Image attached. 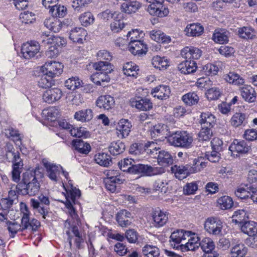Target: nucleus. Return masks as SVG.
Here are the masks:
<instances>
[{
	"mask_svg": "<svg viewBox=\"0 0 257 257\" xmlns=\"http://www.w3.org/2000/svg\"><path fill=\"white\" fill-rule=\"evenodd\" d=\"M80 191L75 188H72L67 192L65 205L69 209L70 218L66 220L64 223V228L68 236L70 246H72V239L75 237V242L78 248L80 247V244L83 239L77 226L80 222V219L73 205L77 203L76 200L80 197Z\"/></svg>",
	"mask_w": 257,
	"mask_h": 257,
	"instance_id": "f257e3e1",
	"label": "nucleus"
},
{
	"mask_svg": "<svg viewBox=\"0 0 257 257\" xmlns=\"http://www.w3.org/2000/svg\"><path fill=\"white\" fill-rule=\"evenodd\" d=\"M39 175H42L39 167H36L34 171H26L23 174L22 180L18 183L21 195L33 196L39 192L40 184L37 178Z\"/></svg>",
	"mask_w": 257,
	"mask_h": 257,
	"instance_id": "f03ea898",
	"label": "nucleus"
},
{
	"mask_svg": "<svg viewBox=\"0 0 257 257\" xmlns=\"http://www.w3.org/2000/svg\"><path fill=\"white\" fill-rule=\"evenodd\" d=\"M167 141L175 147L188 149L193 146V138L186 131H176L169 135Z\"/></svg>",
	"mask_w": 257,
	"mask_h": 257,
	"instance_id": "7ed1b4c3",
	"label": "nucleus"
},
{
	"mask_svg": "<svg viewBox=\"0 0 257 257\" xmlns=\"http://www.w3.org/2000/svg\"><path fill=\"white\" fill-rule=\"evenodd\" d=\"M144 1L150 4L147 11L151 15L162 18L168 14V9L163 5V0Z\"/></svg>",
	"mask_w": 257,
	"mask_h": 257,
	"instance_id": "20e7f679",
	"label": "nucleus"
},
{
	"mask_svg": "<svg viewBox=\"0 0 257 257\" xmlns=\"http://www.w3.org/2000/svg\"><path fill=\"white\" fill-rule=\"evenodd\" d=\"M63 65L62 63L56 61L47 62L42 67L41 71L48 76L55 77L61 74L63 72Z\"/></svg>",
	"mask_w": 257,
	"mask_h": 257,
	"instance_id": "39448f33",
	"label": "nucleus"
},
{
	"mask_svg": "<svg viewBox=\"0 0 257 257\" xmlns=\"http://www.w3.org/2000/svg\"><path fill=\"white\" fill-rule=\"evenodd\" d=\"M250 149V146L245 141L237 140H234L229 147L231 155L234 158L246 154Z\"/></svg>",
	"mask_w": 257,
	"mask_h": 257,
	"instance_id": "423d86ee",
	"label": "nucleus"
},
{
	"mask_svg": "<svg viewBox=\"0 0 257 257\" xmlns=\"http://www.w3.org/2000/svg\"><path fill=\"white\" fill-rule=\"evenodd\" d=\"M222 227V222L217 218L209 217L206 219L204 223L205 230L214 235L221 234Z\"/></svg>",
	"mask_w": 257,
	"mask_h": 257,
	"instance_id": "0eeeda50",
	"label": "nucleus"
},
{
	"mask_svg": "<svg viewBox=\"0 0 257 257\" xmlns=\"http://www.w3.org/2000/svg\"><path fill=\"white\" fill-rule=\"evenodd\" d=\"M130 173L133 174H142L143 176H151L158 173V169L148 165L138 164L133 165L130 170Z\"/></svg>",
	"mask_w": 257,
	"mask_h": 257,
	"instance_id": "6e6552de",
	"label": "nucleus"
},
{
	"mask_svg": "<svg viewBox=\"0 0 257 257\" xmlns=\"http://www.w3.org/2000/svg\"><path fill=\"white\" fill-rule=\"evenodd\" d=\"M190 232L185 230H177L172 233L170 237V244L173 248L181 249V244H180L183 240H187V237H189Z\"/></svg>",
	"mask_w": 257,
	"mask_h": 257,
	"instance_id": "1a4fd4ad",
	"label": "nucleus"
},
{
	"mask_svg": "<svg viewBox=\"0 0 257 257\" xmlns=\"http://www.w3.org/2000/svg\"><path fill=\"white\" fill-rule=\"evenodd\" d=\"M39 44L35 41H31L22 46L21 52L24 58L29 59L34 57L40 51Z\"/></svg>",
	"mask_w": 257,
	"mask_h": 257,
	"instance_id": "9d476101",
	"label": "nucleus"
},
{
	"mask_svg": "<svg viewBox=\"0 0 257 257\" xmlns=\"http://www.w3.org/2000/svg\"><path fill=\"white\" fill-rule=\"evenodd\" d=\"M43 165L46 168L47 175L53 182H57L59 180V174L62 170L60 165H56L46 160L43 161Z\"/></svg>",
	"mask_w": 257,
	"mask_h": 257,
	"instance_id": "9b49d317",
	"label": "nucleus"
},
{
	"mask_svg": "<svg viewBox=\"0 0 257 257\" xmlns=\"http://www.w3.org/2000/svg\"><path fill=\"white\" fill-rule=\"evenodd\" d=\"M188 232L190 233L189 237H187L188 241L185 244H182L181 249L183 251H194L200 245V238L197 234L191 231Z\"/></svg>",
	"mask_w": 257,
	"mask_h": 257,
	"instance_id": "f8f14e48",
	"label": "nucleus"
},
{
	"mask_svg": "<svg viewBox=\"0 0 257 257\" xmlns=\"http://www.w3.org/2000/svg\"><path fill=\"white\" fill-rule=\"evenodd\" d=\"M128 48L129 51L135 55L141 56L145 55L148 51L147 44L141 40L133 42H130Z\"/></svg>",
	"mask_w": 257,
	"mask_h": 257,
	"instance_id": "ddd939ff",
	"label": "nucleus"
},
{
	"mask_svg": "<svg viewBox=\"0 0 257 257\" xmlns=\"http://www.w3.org/2000/svg\"><path fill=\"white\" fill-rule=\"evenodd\" d=\"M96 106L104 110H108L114 105V100L113 97L109 95H101L96 100Z\"/></svg>",
	"mask_w": 257,
	"mask_h": 257,
	"instance_id": "4468645a",
	"label": "nucleus"
},
{
	"mask_svg": "<svg viewBox=\"0 0 257 257\" xmlns=\"http://www.w3.org/2000/svg\"><path fill=\"white\" fill-rule=\"evenodd\" d=\"M181 56L187 60L198 59L202 54L201 51L196 47L190 46L184 48L181 52Z\"/></svg>",
	"mask_w": 257,
	"mask_h": 257,
	"instance_id": "2eb2a0df",
	"label": "nucleus"
},
{
	"mask_svg": "<svg viewBox=\"0 0 257 257\" xmlns=\"http://www.w3.org/2000/svg\"><path fill=\"white\" fill-rule=\"evenodd\" d=\"M62 95V91L58 88L47 90L43 95V99L46 102L51 103L59 100Z\"/></svg>",
	"mask_w": 257,
	"mask_h": 257,
	"instance_id": "dca6fc26",
	"label": "nucleus"
},
{
	"mask_svg": "<svg viewBox=\"0 0 257 257\" xmlns=\"http://www.w3.org/2000/svg\"><path fill=\"white\" fill-rule=\"evenodd\" d=\"M240 92L242 97L248 102L255 101L256 93L254 88L249 85H245L240 87Z\"/></svg>",
	"mask_w": 257,
	"mask_h": 257,
	"instance_id": "f3484780",
	"label": "nucleus"
},
{
	"mask_svg": "<svg viewBox=\"0 0 257 257\" xmlns=\"http://www.w3.org/2000/svg\"><path fill=\"white\" fill-rule=\"evenodd\" d=\"M87 34V31L84 29L75 28L70 31L69 38L74 43L82 44Z\"/></svg>",
	"mask_w": 257,
	"mask_h": 257,
	"instance_id": "a211bd4d",
	"label": "nucleus"
},
{
	"mask_svg": "<svg viewBox=\"0 0 257 257\" xmlns=\"http://www.w3.org/2000/svg\"><path fill=\"white\" fill-rule=\"evenodd\" d=\"M170 94L169 86L164 85H159L152 89L151 94L154 97L163 100L167 99Z\"/></svg>",
	"mask_w": 257,
	"mask_h": 257,
	"instance_id": "6ab92c4d",
	"label": "nucleus"
},
{
	"mask_svg": "<svg viewBox=\"0 0 257 257\" xmlns=\"http://www.w3.org/2000/svg\"><path fill=\"white\" fill-rule=\"evenodd\" d=\"M152 217L154 226L158 228L164 226L168 220L167 213L160 210L155 211Z\"/></svg>",
	"mask_w": 257,
	"mask_h": 257,
	"instance_id": "aec40b11",
	"label": "nucleus"
},
{
	"mask_svg": "<svg viewBox=\"0 0 257 257\" xmlns=\"http://www.w3.org/2000/svg\"><path fill=\"white\" fill-rule=\"evenodd\" d=\"M197 64L193 60H187L182 62L178 66V70L184 74L193 73L197 69Z\"/></svg>",
	"mask_w": 257,
	"mask_h": 257,
	"instance_id": "412c9836",
	"label": "nucleus"
},
{
	"mask_svg": "<svg viewBox=\"0 0 257 257\" xmlns=\"http://www.w3.org/2000/svg\"><path fill=\"white\" fill-rule=\"evenodd\" d=\"M72 145L75 151L84 155H87L91 149L89 143L79 139L73 140L72 142Z\"/></svg>",
	"mask_w": 257,
	"mask_h": 257,
	"instance_id": "4be33fe9",
	"label": "nucleus"
},
{
	"mask_svg": "<svg viewBox=\"0 0 257 257\" xmlns=\"http://www.w3.org/2000/svg\"><path fill=\"white\" fill-rule=\"evenodd\" d=\"M132 215L125 210L119 211L116 214V220L120 226L126 227L132 223Z\"/></svg>",
	"mask_w": 257,
	"mask_h": 257,
	"instance_id": "5701e85b",
	"label": "nucleus"
},
{
	"mask_svg": "<svg viewBox=\"0 0 257 257\" xmlns=\"http://www.w3.org/2000/svg\"><path fill=\"white\" fill-rule=\"evenodd\" d=\"M131 127L132 124L130 121L126 119H121L116 126L118 136L120 135L122 138L127 137L131 131Z\"/></svg>",
	"mask_w": 257,
	"mask_h": 257,
	"instance_id": "b1692460",
	"label": "nucleus"
},
{
	"mask_svg": "<svg viewBox=\"0 0 257 257\" xmlns=\"http://www.w3.org/2000/svg\"><path fill=\"white\" fill-rule=\"evenodd\" d=\"M44 24L47 28L54 33L59 32L62 27L61 22L55 17H51L46 19L44 22Z\"/></svg>",
	"mask_w": 257,
	"mask_h": 257,
	"instance_id": "393cba45",
	"label": "nucleus"
},
{
	"mask_svg": "<svg viewBox=\"0 0 257 257\" xmlns=\"http://www.w3.org/2000/svg\"><path fill=\"white\" fill-rule=\"evenodd\" d=\"M241 230L249 236H253L257 234V223L252 221H245L240 225Z\"/></svg>",
	"mask_w": 257,
	"mask_h": 257,
	"instance_id": "a878e982",
	"label": "nucleus"
},
{
	"mask_svg": "<svg viewBox=\"0 0 257 257\" xmlns=\"http://www.w3.org/2000/svg\"><path fill=\"white\" fill-rule=\"evenodd\" d=\"M93 117V111L89 108L77 111L74 114L75 119L82 122H88L91 120Z\"/></svg>",
	"mask_w": 257,
	"mask_h": 257,
	"instance_id": "bb28decb",
	"label": "nucleus"
},
{
	"mask_svg": "<svg viewBox=\"0 0 257 257\" xmlns=\"http://www.w3.org/2000/svg\"><path fill=\"white\" fill-rule=\"evenodd\" d=\"M171 170L174 173L176 178L180 180L185 178L191 173L189 166L174 165L171 167Z\"/></svg>",
	"mask_w": 257,
	"mask_h": 257,
	"instance_id": "cd10ccee",
	"label": "nucleus"
},
{
	"mask_svg": "<svg viewBox=\"0 0 257 257\" xmlns=\"http://www.w3.org/2000/svg\"><path fill=\"white\" fill-rule=\"evenodd\" d=\"M141 7L142 5L140 2L133 1L123 3L121 5V10L125 13L131 14L135 13Z\"/></svg>",
	"mask_w": 257,
	"mask_h": 257,
	"instance_id": "c85d7f7f",
	"label": "nucleus"
},
{
	"mask_svg": "<svg viewBox=\"0 0 257 257\" xmlns=\"http://www.w3.org/2000/svg\"><path fill=\"white\" fill-rule=\"evenodd\" d=\"M131 104L133 106H135L137 109L142 111H147L153 107L152 103L150 99L144 98L139 100H132Z\"/></svg>",
	"mask_w": 257,
	"mask_h": 257,
	"instance_id": "c756f323",
	"label": "nucleus"
},
{
	"mask_svg": "<svg viewBox=\"0 0 257 257\" xmlns=\"http://www.w3.org/2000/svg\"><path fill=\"white\" fill-rule=\"evenodd\" d=\"M41 39L44 44H51L52 45H54L58 48L66 44V42L64 39L56 36L52 38L47 35H42L41 36Z\"/></svg>",
	"mask_w": 257,
	"mask_h": 257,
	"instance_id": "7c9ffc66",
	"label": "nucleus"
},
{
	"mask_svg": "<svg viewBox=\"0 0 257 257\" xmlns=\"http://www.w3.org/2000/svg\"><path fill=\"white\" fill-rule=\"evenodd\" d=\"M202 127L211 128L216 121L215 116L210 112L202 113L200 115Z\"/></svg>",
	"mask_w": 257,
	"mask_h": 257,
	"instance_id": "2f4dec72",
	"label": "nucleus"
},
{
	"mask_svg": "<svg viewBox=\"0 0 257 257\" xmlns=\"http://www.w3.org/2000/svg\"><path fill=\"white\" fill-rule=\"evenodd\" d=\"M150 37L159 43H169L171 41L170 37L166 36L159 30H153L149 32Z\"/></svg>",
	"mask_w": 257,
	"mask_h": 257,
	"instance_id": "473e14b6",
	"label": "nucleus"
},
{
	"mask_svg": "<svg viewBox=\"0 0 257 257\" xmlns=\"http://www.w3.org/2000/svg\"><path fill=\"white\" fill-rule=\"evenodd\" d=\"M204 28L197 24H191L187 26L185 29L186 34L189 37L199 36L203 32Z\"/></svg>",
	"mask_w": 257,
	"mask_h": 257,
	"instance_id": "72a5a7b5",
	"label": "nucleus"
},
{
	"mask_svg": "<svg viewBox=\"0 0 257 257\" xmlns=\"http://www.w3.org/2000/svg\"><path fill=\"white\" fill-rule=\"evenodd\" d=\"M158 163L162 166H168L173 163V158L170 153L162 150L158 152L156 156Z\"/></svg>",
	"mask_w": 257,
	"mask_h": 257,
	"instance_id": "f704fd0d",
	"label": "nucleus"
},
{
	"mask_svg": "<svg viewBox=\"0 0 257 257\" xmlns=\"http://www.w3.org/2000/svg\"><path fill=\"white\" fill-rule=\"evenodd\" d=\"M124 180V179L120 177H118L117 180L104 179V183L107 190L111 192H114L119 189V185L123 183Z\"/></svg>",
	"mask_w": 257,
	"mask_h": 257,
	"instance_id": "c9c22d12",
	"label": "nucleus"
},
{
	"mask_svg": "<svg viewBox=\"0 0 257 257\" xmlns=\"http://www.w3.org/2000/svg\"><path fill=\"white\" fill-rule=\"evenodd\" d=\"M247 248L242 243H236L232 246L230 253L233 257H245Z\"/></svg>",
	"mask_w": 257,
	"mask_h": 257,
	"instance_id": "e433bc0d",
	"label": "nucleus"
},
{
	"mask_svg": "<svg viewBox=\"0 0 257 257\" xmlns=\"http://www.w3.org/2000/svg\"><path fill=\"white\" fill-rule=\"evenodd\" d=\"M224 79L229 83L235 85H243L244 83V79L238 74L230 72L228 74L224 75Z\"/></svg>",
	"mask_w": 257,
	"mask_h": 257,
	"instance_id": "4c0bfd02",
	"label": "nucleus"
},
{
	"mask_svg": "<svg viewBox=\"0 0 257 257\" xmlns=\"http://www.w3.org/2000/svg\"><path fill=\"white\" fill-rule=\"evenodd\" d=\"M238 36L245 39H253L255 38V31L250 27H243L238 28Z\"/></svg>",
	"mask_w": 257,
	"mask_h": 257,
	"instance_id": "58836bf2",
	"label": "nucleus"
},
{
	"mask_svg": "<svg viewBox=\"0 0 257 257\" xmlns=\"http://www.w3.org/2000/svg\"><path fill=\"white\" fill-rule=\"evenodd\" d=\"M142 253L145 257H159L160 250L156 246L146 244L142 248Z\"/></svg>",
	"mask_w": 257,
	"mask_h": 257,
	"instance_id": "ea45409f",
	"label": "nucleus"
},
{
	"mask_svg": "<svg viewBox=\"0 0 257 257\" xmlns=\"http://www.w3.org/2000/svg\"><path fill=\"white\" fill-rule=\"evenodd\" d=\"M228 32L224 29H219L215 31L213 35V40L216 43L224 44L228 41Z\"/></svg>",
	"mask_w": 257,
	"mask_h": 257,
	"instance_id": "a19ab883",
	"label": "nucleus"
},
{
	"mask_svg": "<svg viewBox=\"0 0 257 257\" xmlns=\"http://www.w3.org/2000/svg\"><path fill=\"white\" fill-rule=\"evenodd\" d=\"M152 64L155 68L162 70L166 69L169 66V61L164 57H161L159 56H156L153 57Z\"/></svg>",
	"mask_w": 257,
	"mask_h": 257,
	"instance_id": "79ce46f5",
	"label": "nucleus"
},
{
	"mask_svg": "<svg viewBox=\"0 0 257 257\" xmlns=\"http://www.w3.org/2000/svg\"><path fill=\"white\" fill-rule=\"evenodd\" d=\"M93 67L98 72L110 73L113 71L112 66L108 61H99L93 64Z\"/></svg>",
	"mask_w": 257,
	"mask_h": 257,
	"instance_id": "37998d69",
	"label": "nucleus"
},
{
	"mask_svg": "<svg viewBox=\"0 0 257 257\" xmlns=\"http://www.w3.org/2000/svg\"><path fill=\"white\" fill-rule=\"evenodd\" d=\"M125 146L123 143L119 141L113 142L109 147V151L111 154L115 156L119 155L124 152Z\"/></svg>",
	"mask_w": 257,
	"mask_h": 257,
	"instance_id": "c03bdc74",
	"label": "nucleus"
},
{
	"mask_svg": "<svg viewBox=\"0 0 257 257\" xmlns=\"http://www.w3.org/2000/svg\"><path fill=\"white\" fill-rule=\"evenodd\" d=\"M166 125L162 123H158L155 125L151 131V135L158 136H166L168 138L169 134H172V132L168 131Z\"/></svg>",
	"mask_w": 257,
	"mask_h": 257,
	"instance_id": "a18cd8bd",
	"label": "nucleus"
},
{
	"mask_svg": "<svg viewBox=\"0 0 257 257\" xmlns=\"http://www.w3.org/2000/svg\"><path fill=\"white\" fill-rule=\"evenodd\" d=\"M94 160L97 164L104 167H108L112 163L110 156L105 153H99L96 155Z\"/></svg>",
	"mask_w": 257,
	"mask_h": 257,
	"instance_id": "49530a36",
	"label": "nucleus"
},
{
	"mask_svg": "<svg viewBox=\"0 0 257 257\" xmlns=\"http://www.w3.org/2000/svg\"><path fill=\"white\" fill-rule=\"evenodd\" d=\"M79 20L83 26L86 27L94 23V17L91 12H86L80 15Z\"/></svg>",
	"mask_w": 257,
	"mask_h": 257,
	"instance_id": "de8ad7c7",
	"label": "nucleus"
},
{
	"mask_svg": "<svg viewBox=\"0 0 257 257\" xmlns=\"http://www.w3.org/2000/svg\"><path fill=\"white\" fill-rule=\"evenodd\" d=\"M247 116L245 114L242 113H236L231 117L230 122L234 127H238L242 124L246 123Z\"/></svg>",
	"mask_w": 257,
	"mask_h": 257,
	"instance_id": "09e8293b",
	"label": "nucleus"
},
{
	"mask_svg": "<svg viewBox=\"0 0 257 257\" xmlns=\"http://www.w3.org/2000/svg\"><path fill=\"white\" fill-rule=\"evenodd\" d=\"M82 81L77 77H72L65 82V86L69 89L74 90L82 86Z\"/></svg>",
	"mask_w": 257,
	"mask_h": 257,
	"instance_id": "8fccbe9b",
	"label": "nucleus"
},
{
	"mask_svg": "<svg viewBox=\"0 0 257 257\" xmlns=\"http://www.w3.org/2000/svg\"><path fill=\"white\" fill-rule=\"evenodd\" d=\"M182 100L186 105L191 106L198 103L199 97L197 94L194 92H189L182 96Z\"/></svg>",
	"mask_w": 257,
	"mask_h": 257,
	"instance_id": "3c124183",
	"label": "nucleus"
},
{
	"mask_svg": "<svg viewBox=\"0 0 257 257\" xmlns=\"http://www.w3.org/2000/svg\"><path fill=\"white\" fill-rule=\"evenodd\" d=\"M108 74L109 73L97 72L92 76V81L97 85H101V82H109L110 77L108 76Z\"/></svg>",
	"mask_w": 257,
	"mask_h": 257,
	"instance_id": "603ef678",
	"label": "nucleus"
},
{
	"mask_svg": "<svg viewBox=\"0 0 257 257\" xmlns=\"http://www.w3.org/2000/svg\"><path fill=\"white\" fill-rule=\"evenodd\" d=\"M200 246L204 252L210 253L214 248L215 245L211 238L206 237L203 238L200 242Z\"/></svg>",
	"mask_w": 257,
	"mask_h": 257,
	"instance_id": "864d4df0",
	"label": "nucleus"
},
{
	"mask_svg": "<svg viewBox=\"0 0 257 257\" xmlns=\"http://www.w3.org/2000/svg\"><path fill=\"white\" fill-rule=\"evenodd\" d=\"M18 194H20V188L17 185H13L9 191V205H12L15 200H18Z\"/></svg>",
	"mask_w": 257,
	"mask_h": 257,
	"instance_id": "5fc2aeb1",
	"label": "nucleus"
},
{
	"mask_svg": "<svg viewBox=\"0 0 257 257\" xmlns=\"http://www.w3.org/2000/svg\"><path fill=\"white\" fill-rule=\"evenodd\" d=\"M247 217L246 213L244 210H238L234 212L232 221L236 224H239L240 226L245 222V219Z\"/></svg>",
	"mask_w": 257,
	"mask_h": 257,
	"instance_id": "6e6d98bb",
	"label": "nucleus"
},
{
	"mask_svg": "<svg viewBox=\"0 0 257 257\" xmlns=\"http://www.w3.org/2000/svg\"><path fill=\"white\" fill-rule=\"evenodd\" d=\"M138 67L132 62L126 63L123 67V71L125 75L129 76H135L137 74Z\"/></svg>",
	"mask_w": 257,
	"mask_h": 257,
	"instance_id": "4d7b16f0",
	"label": "nucleus"
},
{
	"mask_svg": "<svg viewBox=\"0 0 257 257\" xmlns=\"http://www.w3.org/2000/svg\"><path fill=\"white\" fill-rule=\"evenodd\" d=\"M66 8L64 6L56 5H53L50 9L53 17H64L66 14Z\"/></svg>",
	"mask_w": 257,
	"mask_h": 257,
	"instance_id": "13d9d810",
	"label": "nucleus"
},
{
	"mask_svg": "<svg viewBox=\"0 0 257 257\" xmlns=\"http://www.w3.org/2000/svg\"><path fill=\"white\" fill-rule=\"evenodd\" d=\"M114 17L113 22L110 24V28L112 31L114 33H117L121 31L124 27V23L122 19H119V15Z\"/></svg>",
	"mask_w": 257,
	"mask_h": 257,
	"instance_id": "bf43d9fd",
	"label": "nucleus"
},
{
	"mask_svg": "<svg viewBox=\"0 0 257 257\" xmlns=\"http://www.w3.org/2000/svg\"><path fill=\"white\" fill-rule=\"evenodd\" d=\"M217 202L222 209H229L233 205L232 198L227 196L221 197L218 199Z\"/></svg>",
	"mask_w": 257,
	"mask_h": 257,
	"instance_id": "052dcab7",
	"label": "nucleus"
},
{
	"mask_svg": "<svg viewBox=\"0 0 257 257\" xmlns=\"http://www.w3.org/2000/svg\"><path fill=\"white\" fill-rule=\"evenodd\" d=\"M212 135V131L210 128L202 127V129L198 134V140L199 142H208Z\"/></svg>",
	"mask_w": 257,
	"mask_h": 257,
	"instance_id": "680f3d73",
	"label": "nucleus"
},
{
	"mask_svg": "<svg viewBox=\"0 0 257 257\" xmlns=\"http://www.w3.org/2000/svg\"><path fill=\"white\" fill-rule=\"evenodd\" d=\"M206 166V163L203 161L202 158L195 159L192 167H189L191 173H195L202 170Z\"/></svg>",
	"mask_w": 257,
	"mask_h": 257,
	"instance_id": "e2e57ef3",
	"label": "nucleus"
},
{
	"mask_svg": "<svg viewBox=\"0 0 257 257\" xmlns=\"http://www.w3.org/2000/svg\"><path fill=\"white\" fill-rule=\"evenodd\" d=\"M253 188L252 187H247L245 188L244 187H240L237 189L235 192L236 196L240 199H246L248 198H251L252 194V190H250V188Z\"/></svg>",
	"mask_w": 257,
	"mask_h": 257,
	"instance_id": "0e129e2a",
	"label": "nucleus"
},
{
	"mask_svg": "<svg viewBox=\"0 0 257 257\" xmlns=\"http://www.w3.org/2000/svg\"><path fill=\"white\" fill-rule=\"evenodd\" d=\"M53 84V77L48 76L47 74H44L41 78L38 81V85L43 88H48L52 86Z\"/></svg>",
	"mask_w": 257,
	"mask_h": 257,
	"instance_id": "69168bd1",
	"label": "nucleus"
},
{
	"mask_svg": "<svg viewBox=\"0 0 257 257\" xmlns=\"http://www.w3.org/2000/svg\"><path fill=\"white\" fill-rule=\"evenodd\" d=\"M202 71L206 75H214L217 73L218 68L214 64L208 63L202 67Z\"/></svg>",
	"mask_w": 257,
	"mask_h": 257,
	"instance_id": "338daca9",
	"label": "nucleus"
},
{
	"mask_svg": "<svg viewBox=\"0 0 257 257\" xmlns=\"http://www.w3.org/2000/svg\"><path fill=\"white\" fill-rule=\"evenodd\" d=\"M205 94L208 100H216L220 96L221 92L218 88L212 87L208 89Z\"/></svg>",
	"mask_w": 257,
	"mask_h": 257,
	"instance_id": "774afa93",
	"label": "nucleus"
}]
</instances>
